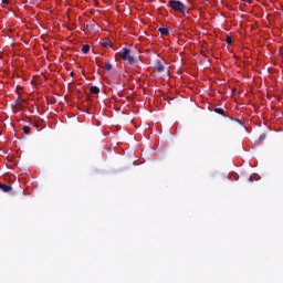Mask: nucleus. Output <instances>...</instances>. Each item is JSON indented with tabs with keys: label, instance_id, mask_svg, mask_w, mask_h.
Here are the masks:
<instances>
[{
	"label": "nucleus",
	"instance_id": "f257e3e1",
	"mask_svg": "<svg viewBox=\"0 0 283 283\" xmlns=\"http://www.w3.org/2000/svg\"><path fill=\"white\" fill-rule=\"evenodd\" d=\"M115 56H119L122 61H127L128 65H137L138 63V57L134 56L128 48H123Z\"/></svg>",
	"mask_w": 283,
	"mask_h": 283
},
{
	"label": "nucleus",
	"instance_id": "f03ea898",
	"mask_svg": "<svg viewBox=\"0 0 283 283\" xmlns=\"http://www.w3.org/2000/svg\"><path fill=\"white\" fill-rule=\"evenodd\" d=\"M168 8L175 12H189V10H191L190 8H187V6H185V3H182L180 0H170L168 2Z\"/></svg>",
	"mask_w": 283,
	"mask_h": 283
},
{
	"label": "nucleus",
	"instance_id": "7ed1b4c3",
	"mask_svg": "<svg viewBox=\"0 0 283 283\" xmlns=\"http://www.w3.org/2000/svg\"><path fill=\"white\" fill-rule=\"evenodd\" d=\"M0 190L4 193H9V191H12V186L0 182Z\"/></svg>",
	"mask_w": 283,
	"mask_h": 283
},
{
	"label": "nucleus",
	"instance_id": "20e7f679",
	"mask_svg": "<svg viewBox=\"0 0 283 283\" xmlns=\"http://www.w3.org/2000/svg\"><path fill=\"white\" fill-rule=\"evenodd\" d=\"M156 71L160 74L165 72V65L160 61H156Z\"/></svg>",
	"mask_w": 283,
	"mask_h": 283
},
{
	"label": "nucleus",
	"instance_id": "39448f33",
	"mask_svg": "<svg viewBox=\"0 0 283 283\" xmlns=\"http://www.w3.org/2000/svg\"><path fill=\"white\" fill-rule=\"evenodd\" d=\"M158 32L163 34V36H169V28H159Z\"/></svg>",
	"mask_w": 283,
	"mask_h": 283
},
{
	"label": "nucleus",
	"instance_id": "423d86ee",
	"mask_svg": "<svg viewBox=\"0 0 283 283\" xmlns=\"http://www.w3.org/2000/svg\"><path fill=\"white\" fill-rule=\"evenodd\" d=\"M101 45L103 48H112V42L109 41V39H105L101 42Z\"/></svg>",
	"mask_w": 283,
	"mask_h": 283
},
{
	"label": "nucleus",
	"instance_id": "0eeeda50",
	"mask_svg": "<svg viewBox=\"0 0 283 283\" xmlns=\"http://www.w3.org/2000/svg\"><path fill=\"white\" fill-rule=\"evenodd\" d=\"M91 94H101V88H98V86H92Z\"/></svg>",
	"mask_w": 283,
	"mask_h": 283
},
{
	"label": "nucleus",
	"instance_id": "6e6552de",
	"mask_svg": "<svg viewBox=\"0 0 283 283\" xmlns=\"http://www.w3.org/2000/svg\"><path fill=\"white\" fill-rule=\"evenodd\" d=\"M82 52H83V54H87L90 52V44H84L82 46Z\"/></svg>",
	"mask_w": 283,
	"mask_h": 283
},
{
	"label": "nucleus",
	"instance_id": "1a4fd4ad",
	"mask_svg": "<svg viewBox=\"0 0 283 283\" xmlns=\"http://www.w3.org/2000/svg\"><path fill=\"white\" fill-rule=\"evenodd\" d=\"M112 67H113L112 63L106 62L105 66H104V70H106V72H112Z\"/></svg>",
	"mask_w": 283,
	"mask_h": 283
},
{
	"label": "nucleus",
	"instance_id": "9d476101",
	"mask_svg": "<svg viewBox=\"0 0 283 283\" xmlns=\"http://www.w3.org/2000/svg\"><path fill=\"white\" fill-rule=\"evenodd\" d=\"M226 42H227L228 45H233V38L231 35H228L226 38Z\"/></svg>",
	"mask_w": 283,
	"mask_h": 283
},
{
	"label": "nucleus",
	"instance_id": "9b49d317",
	"mask_svg": "<svg viewBox=\"0 0 283 283\" xmlns=\"http://www.w3.org/2000/svg\"><path fill=\"white\" fill-rule=\"evenodd\" d=\"M214 112H216V114H220L221 116H227L224 114V109H222V108H214Z\"/></svg>",
	"mask_w": 283,
	"mask_h": 283
},
{
	"label": "nucleus",
	"instance_id": "f8f14e48",
	"mask_svg": "<svg viewBox=\"0 0 283 283\" xmlns=\"http://www.w3.org/2000/svg\"><path fill=\"white\" fill-rule=\"evenodd\" d=\"M22 129L24 134H30V126H23Z\"/></svg>",
	"mask_w": 283,
	"mask_h": 283
},
{
	"label": "nucleus",
	"instance_id": "ddd939ff",
	"mask_svg": "<svg viewBox=\"0 0 283 283\" xmlns=\"http://www.w3.org/2000/svg\"><path fill=\"white\" fill-rule=\"evenodd\" d=\"M21 103H23V101H22L21 98H18V99L15 101V105H18V106H21Z\"/></svg>",
	"mask_w": 283,
	"mask_h": 283
},
{
	"label": "nucleus",
	"instance_id": "4468645a",
	"mask_svg": "<svg viewBox=\"0 0 283 283\" xmlns=\"http://www.w3.org/2000/svg\"><path fill=\"white\" fill-rule=\"evenodd\" d=\"M235 122L239 123V125H244L241 119H235Z\"/></svg>",
	"mask_w": 283,
	"mask_h": 283
},
{
	"label": "nucleus",
	"instance_id": "2eb2a0df",
	"mask_svg": "<svg viewBox=\"0 0 283 283\" xmlns=\"http://www.w3.org/2000/svg\"><path fill=\"white\" fill-rule=\"evenodd\" d=\"M2 3L8 4L10 3V0H2Z\"/></svg>",
	"mask_w": 283,
	"mask_h": 283
},
{
	"label": "nucleus",
	"instance_id": "dca6fc26",
	"mask_svg": "<svg viewBox=\"0 0 283 283\" xmlns=\"http://www.w3.org/2000/svg\"><path fill=\"white\" fill-rule=\"evenodd\" d=\"M242 1H244V3H251V1L253 0H242Z\"/></svg>",
	"mask_w": 283,
	"mask_h": 283
},
{
	"label": "nucleus",
	"instance_id": "f3484780",
	"mask_svg": "<svg viewBox=\"0 0 283 283\" xmlns=\"http://www.w3.org/2000/svg\"><path fill=\"white\" fill-rule=\"evenodd\" d=\"M71 76H74V72H71Z\"/></svg>",
	"mask_w": 283,
	"mask_h": 283
}]
</instances>
